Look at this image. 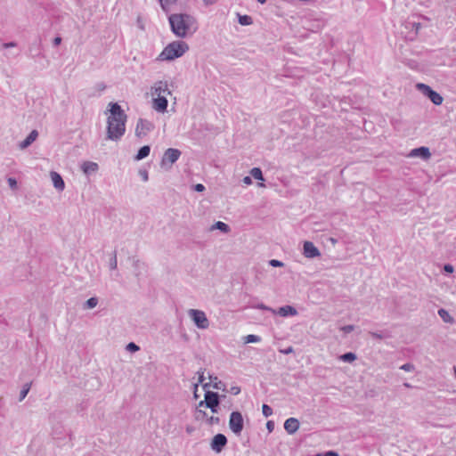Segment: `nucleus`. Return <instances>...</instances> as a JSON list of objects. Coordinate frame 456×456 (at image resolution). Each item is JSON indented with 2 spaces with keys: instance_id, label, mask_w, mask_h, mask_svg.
<instances>
[{
  "instance_id": "obj_1",
  "label": "nucleus",
  "mask_w": 456,
  "mask_h": 456,
  "mask_svg": "<svg viewBox=\"0 0 456 456\" xmlns=\"http://www.w3.org/2000/svg\"><path fill=\"white\" fill-rule=\"evenodd\" d=\"M110 112L107 120V139L118 141L125 134L126 115L117 102L110 103Z\"/></svg>"
},
{
  "instance_id": "obj_2",
  "label": "nucleus",
  "mask_w": 456,
  "mask_h": 456,
  "mask_svg": "<svg viewBox=\"0 0 456 456\" xmlns=\"http://www.w3.org/2000/svg\"><path fill=\"white\" fill-rule=\"evenodd\" d=\"M168 21L172 32L181 38L192 36L198 30L197 20L187 13H174L169 15Z\"/></svg>"
},
{
  "instance_id": "obj_3",
  "label": "nucleus",
  "mask_w": 456,
  "mask_h": 456,
  "mask_svg": "<svg viewBox=\"0 0 456 456\" xmlns=\"http://www.w3.org/2000/svg\"><path fill=\"white\" fill-rule=\"evenodd\" d=\"M189 50L188 45L183 41H174L168 44L159 56L161 61H173L181 57Z\"/></svg>"
},
{
  "instance_id": "obj_4",
  "label": "nucleus",
  "mask_w": 456,
  "mask_h": 456,
  "mask_svg": "<svg viewBox=\"0 0 456 456\" xmlns=\"http://www.w3.org/2000/svg\"><path fill=\"white\" fill-rule=\"evenodd\" d=\"M188 315L192 320L197 328L201 330H206L208 328L209 321L203 311L198 309H190L188 311Z\"/></svg>"
},
{
  "instance_id": "obj_5",
  "label": "nucleus",
  "mask_w": 456,
  "mask_h": 456,
  "mask_svg": "<svg viewBox=\"0 0 456 456\" xmlns=\"http://www.w3.org/2000/svg\"><path fill=\"white\" fill-rule=\"evenodd\" d=\"M417 89L425 96H427L435 105H441L443 103V97L434 91L429 86L423 83L416 85Z\"/></svg>"
},
{
  "instance_id": "obj_6",
  "label": "nucleus",
  "mask_w": 456,
  "mask_h": 456,
  "mask_svg": "<svg viewBox=\"0 0 456 456\" xmlns=\"http://www.w3.org/2000/svg\"><path fill=\"white\" fill-rule=\"evenodd\" d=\"M204 403L205 407L210 409L212 413H217L220 405V395L216 392L206 391Z\"/></svg>"
},
{
  "instance_id": "obj_7",
  "label": "nucleus",
  "mask_w": 456,
  "mask_h": 456,
  "mask_svg": "<svg viewBox=\"0 0 456 456\" xmlns=\"http://www.w3.org/2000/svg\"><path fill=\"white\" fill-rule=\"evenodd\" d=\"M244 427V419L240 411H232L230 415L229 428L237 436L240 435Z\"/></svg>"
},
{
  "instance_id": "obj_8",
  "label": "nucleus",
  "mask_w": 456,
  "mask_h": 456,
  "mask_svg": "<svg viewBox=\"0 0 456 456\" xmlns=\"http://www.w3.org/2000/svg\"><path fill=\"white\" fill-rule=\"evenodd\" d=\"M181 156V151L178 149L168 148L165 152L161 159V166L166 167L168 163L170 167L175 162L178 160Z\"/></svg>"
},
{
  "instance_id": "obj_9",
  "label": "nucleus",
  "mask_w": 456,
  "mask_h": 456,
  "mask_svg": "<svg viewBox=\"0 0 456 456\" xmlns=\"http://www.w3.org/2000/svg\"><path fill=\"white\" fill-rule=\"evenodd\" d=\"M151 94L153 97L165 96L164 94H171L167 81L159 80L155 82L151 87Z\"/></svg>"
},
{
  "instance_id": "obj_10",
  "label": "nucleus",
  "mask_w": 456,
  "mask_h": 456,
  "mask_svg": "<svg viewBox=\"0 0 456 456\" xmlns=\"http://www.w3.org/2000/svg\"><path fill=\"white\" fill-rule=\"evenodd\" d=\"M153 128L154 125L151 121L140 118L136 124L135 135L137 137H144Z\"/></svg>"
},
{
  "instance_id": "obj_11",
  "label": "nucleus",
  "mask_w": 456,
  "mask_h": 456,
  "mask_svg": "<svg viewBox=\"0 0 456 456\" xmlns=\"http://www.w3.org/2000/svg\"><path fill=\"white\" fill-rule=\"evenodd\" d=\"M226 444V436L223 434H217L212 438L210 447L216 453H220Z\"/></svg>"
},
{
  "instance_id": "obj_12",
  "label": "nucleus",
  "mask_w": 456,
  "mask_h": 456,
  "mask_svg": "<svg viewBox=\"0 0 456 456\" xmlns=\"http://www.w3.org/2000/svg\"><path fill=\"white\" fill-rule=\"evenodd\" d=\"M303 254L307 258H314L321 255L320 250L311 241H305Z\"/></svg>"
},
{
  "instance_id": "obj_13",
  "label": "nucleus",
  "mask_w": 456,
  "mask_h": 456,
  "mask_svg": "<svg viewBox=\"0 0 456 456\" xmlns=\"http://www.w3.org/2000/svg\"><path fill=\"white\" fill-rule=\"evenodd\" d=\"M168 101L166 96L154 97L152 101V108L160 113L167 111Z\"/></svg>"
},
{
  "instance_id": "obj_14",
  "label": "nucleus",
  "mask_w": 456,
  "mask_h": 456,
  "mask_svg": "<svg viewBox=\"0 0 456 456\" xmlns=\"http://www.w3.org/2000/svg\"><path fill=\"white\" fill-rule=\"evenodd\" d=\"M284 428L289 435L295 434L299 428L298 419L293 417L289 418L284 422Z\"/></svg>"
},
{
  "instance_id": "obj_15",
  "label": "nucleus",
  "mask_w": 456,
  "mask_h": 456,
  "mask_svg": "<svg viewBox=\"0 0 456 456\" xmlns=\"http://www.w3.org/2000/svg\"><path fill=\"white\" fill-rule=\"evenodd\" d=\"M50 176L54 188L61 191H63L65 188V183L61 175L55 171H52L50 173Z\"/></svg>"
},
{
  "instance_id": "obj_16",
  "label": "nucleus",
  "mask_w": 456,
  "mask_h": 456,
  "mask_svg": "<svg viewBox=\"0 0 456 456\" xmlns=\"http://www.w3.org/2000/svg\"><path fill=\"white\" fill-rule=\"evenodd\" d=\"M37 136H38V132L35 129L32 130L29 133V134L26 137V139L19 143V148L20 150H25L26 148L30 146L37 140Z\"/></svg>"
},
{
  "instance_id": "obj_17",
  "label": "nucleus",
  "mask_w": 456,
  "mask_h": 456,
  "mask_svg": "<svg viewBox=\"0 0 456 456\" xmlns=\"http://www.w3.org/2000/svg\"><path fill=\"white\" fill-rule=\"evenodd\" d=\"M411 156L412 157H420L424 159H428L430 158L431 154L429 149L427 147H419L413 149L411 152Z\"/></svg>"
},
{
  "instance_id": "obj_18",
  "label": "nucleus",
  "mask_w": 456,
  "mask_h": 456,
  "mask_svg": "<svg viewBox=\"0 0 456 456\" xmlns=\"http://www.w3.org/2000/svg\"><path fill=\"white\" fill-rule=\"evenodd\" d=\"M275 314H278L281 316L286 317V316H295L297 314V311L295 307L291 305H284L281 306L276 311Z\"/></svg>"
},
{
  "instance_id": "obj_19",
  "label": "nucleus",
  "mask_w": 456,
  "mask_h": 456,
  "mask_svg": "<svg viewBox=\"0 0 456 456\" xmlns=\"http://www.w3.org/2000/svg\"><path fill=\"white\" fill-rule=\"evenodd\" d=\"M81 168L86 175H90L92 173L96 172L99 168V166L96 162L85 161L82 164Z\"/></svg>"
},
{
  "instance_id": "obj_20",
  "label": "nucleus",
  "mask_w": 456,
  "mask_h": 456,
  "mask_svg": "<svg viewBox=\"0 0 456 456\" xmlns=\"http://www.w3.org/2000/svg\"><path fill=\"white\" fill-rule=\"evenodd\" d=\"M214 230H219L224 233H228L231 229L227 224L221 221H217L210 227V231Z\"/></svg>"
},
{
  "instance_id": "obj_21",
  "label": "nucleus",
  "mask_w": 456,
  "mask_h": 456,
  "mask_svg": "<svg viewBox=\"0 0 456 456\" xmlns=\"http://www.w3.org/2000/svg\"><path fill=\"white\" fill-rule=\"evenodd\" d=\"M151 151V148L149 145H144L141 147L137 152V154L134 157L135 160H142L149 156Z\"/></svg>"
},
{
  "instance_id": "obj_22",
  "label": "nucleus",
  "mask_w": 456,
  "mask_h": 456,
  "mask_svg": "<svg viewBox=\"0 0 456 456\" xmlns=\"http://www.w3.org/2000/svg\"><path fill=\"white\" fill-rule=\"evenodd\" d=\"M438 315L440 318L446 323H453L454 319L453 317L449 314V312L444 308H441L438 310Z\"/></svg>"
},
{
  "instance_id": "obj_23",
  "label": "nucleus",
  "mask_w": 456,
  "mask_h": 456,
  "mask_svg": "<svg viewBox=\"0 0 456 456\" xmlns=\"http://www.w3.org/2000/svg\"><path fill=\"white\" fill-rule=\"evenodd\" d=\"M194 418L197 421H205L207 422L208 419V414L206 411L202 409H196L194 412Z\"/></svg>"
},
{
  "instance_id": "obj_24",
  "label": "nucleus",
  "mask_w": 456,
  "mask_h": 456,
  "mask_svg": "<svg viewBox=\"0 0 456 456\" xmlns=\"http://www.w3.org/2000/svg\"><path fill=\"white\" fill-rule=\"evenodd\" d=\"M210 380L213 382V387L217 390L226 391V385L218 379L217 377L209 376Z\"/></svg>"
},
{
  "instance_id": "obj_25",
  "label": "nucleus",
  "mask_w": 456,
  "mask_h": 456,
  "mask_svg": "<svg viewBox=\"0 0 456 456\" xmlns=\"http://www.w3.org/2000/svg\"><path fill=\"white\" fill-rule=\"evenodd\" d=\"M159 2L162 10L165 12H169L171 10V6L176 4L177 0H159Z\"/></svg>"
},
{
  "instance_id": "obj_26",
  "label": "nucleus",
  "mask_w": 456,
  "mask_h": 456,
  "mask_svg": "<svg viewBox=\"0 0 456 456\" xmlns=\"http://www.w3.org/2000/svg\"><path fill=\"white\" fill-rule=\"evenodd\" d=\"M98 304V298L97 297H90L87 299L84 304V309H93Z\"/></svg>"
},
{
  "instance_id": "obj_27",
  "label": "nucleus",
  "mask_w": 456,
  "mask_h": 456,
  "mask_svg": "<svg viewBox=\"0 0 456 456\" xmlns=\"http://www.w3.org/2000/svg\"><path fill=\"white\" fill-rule=\"evenodd\" d=\"M239 23L242 26H248L253 23V20L249 15H239Z\"/></svg>"
},
{
  "instance_id": "obj_28",
  "label": "nucleus",
  "mask_w": 456,
  "mask_h": 456,
  "mask_svg": "<svg viewBox=\"0 0 456 456\" xmlns=\"http://www.w3.org/2000/svg\"><path fill=\"white\" fill-rule=\"evenodd\" d=\"M250 175L256 180H264L262 170L259 167H253L250 170Z\"/></svg>"
},
{
  "instance_id": "obj_29",
  "label": "nucleus",
  "mask_w": 456,
  "mask_h": 456,
  "mask_svg": "<svg viewBox=\"0 0 456 456\" xmlns=\"http://www.w3.org/2000/svg\"><path fill=\"white\" fill-rule=\"evenodd\" d=\"M340 360L345 362H352L353 361H354L356 359V355L354 353H346L342 355H340Z\"/></svg>"
},
{
  "instance_id": "obj_30",
  "label": "nucleus",
  "mask_w": 456,
  "mask_h": 456,
  "mask_svg": "<svg viewBox=\"0 0 456 456\" xmlns=\"http://www.w3.org/2000/svg\"><path fill=\"white\" fill-rule=\"evenodd\" d=\"M30 387H31L30 383H26L22 387V389L20 390V398H19L20 402H21L25 399V397L27 396V395L28 394V392L30 390Z\"/></svg>"
},
{
  "instance_id": "obj_31",
  "label": "nucleus",
  "mask_w": 456,
  "mask_h": 456,
  "mask_svg": "<svg viewBox=\"0 0 456 456\" xmlns=\"http://www.w3.org/2000/svg\"><path fill=\"white\" fill-rule=\"evenodd\" d=\"M244 343L246 344H248V343H258L261 341V338L257 335H253V334H250V335H248L246 337H244Z\"/></svg>"
},
{
  "instance_id": "obj_32",
  "label": "nucleus",
  "mask_w": 456,
  "mask_h": 456,
  "mask_svg": "<svg viewBox=\"0 0 456 456\" xmlns=\"http://www.w3.org/2000/svg\"><path fill=\"white\" fill-rule=\"evenodd\" d=\"M198 376H199V379H198V383H195L194 384V395L195 397H197V389H198V386H199V383L202 384L204 379H205V377H204V370L200 369L198 372H197Z\"/></svg>"
},
{
  "instance_id": "obj_33",
  "label": "nucleus",
  "mask_w": 456,
  "mask_h": 456,
  "mask_svg": "<svg viewBox=\"0 0 456 456\" xmlns=\"http://www.w3.org/2000/svg\"><path fill=\"white\" fill-rule=\"evenodd\" d=\"M110 268L111 270H116L118 267V260H117V253L116 251L113 252L112 256L110 259L109 262Z\"/></svg>"
},
{
  "instance_id": "obj_34",
  "label": "nucleus",
  "mask_w": 456,
  "mask_h": 456,
  "mask_svg": "<svg viewBox=\"0 0 456 456\" xmlns=\"http://www.w3.org/2000/svg\"><path fill=\"white\" fill-rule=\"evenodd\" d=\"M262 412L263 415L267 418L273 414V409L267 404H263Z\"/></svg>"
},
{
  "instance_id": "obj_35",
  "label": "nucleus",
  "mask_w": 456,
  "mask_h": 456,
  "mask_svg": "<svg viewBox=\"0 0 456 456\" xmlns=\"http://www.w3.org/2000/svg\"><path fill=\"white\" fill-rule=\"evenodd\" d=\"M206 423L209 426L217 425L220 423V419H219V417H216L213 415L208 416V419Z\"/></svg>"
},
{
  "instance_id": "obj_36",
  "label": "nucleus",
  "mask_w": 456,
  "mask_h": 456,
  "mask_svg": "<svg viewBox=\"0 0 456 456\" xmlns=\"http://www.w3.org/2000/svg\"><path fill=\"white\" fill-rule=\"evenodd\" d=\"M7 183H8V184H9V186H10V188H11L12 190H17V188H18V184H17V181H16V179H15V178H13V177H9V178L7 179Z\"/></svg>"
},
{
  "instance_id": "obj_37",
  "label": "nucleus",
  "mask_w": 456,
  "mask_h": 456,
  "mask_svg": "<svg viewBox=\"0 0 456 456\" xmlns=\"http://www.w3.org/2000/svg\"><path fill=\"white\" fill-rule=\"evenodd\" d=\"M269 265L273 267H281L284 265V263L277 259H272L269 261Z\"/></svg>"
},
{
  "instance_id": "obj_38",
  "label": "nucleus",
  "mask_w": 456,
  "mask_h": 456,
  "mask_svg": "<svg viewBox=\"0 0 456 456\" xmlns=\"http://www.w3.org/2000/svg\"><path fill=\"white\" fill-rule=\"evenodd\" d=\"M126 349L130 352H137L140 347L134 344V342H130L127 346H126Z\"/></svg>"
},
{
  "instance_id": "obj_39",
  "label": "nucleus",
  "mask_w": 456,
  "mask_h": 456,
  "mask_svg": "<svg viewBox=\"0 0 456 456\" xmlns=\"http://www.w3.org/2000/svg\"><path fill=\"white\" fill-rule=\"evenodd\" d=\"M256 308H257V309H261V310H265V311H270V312H272L273 314H275V313H276V311H275L274 309H273V308H271V307H269V306H267V305H264V304H259V305H257L256 306Z\"/></svg>"
},
{
  "instance_id": "obj_40",
  "label": "nucleus",
  "mask_w": 456,
  "mask_h": 456,
  "mask_svg": "<svg viewBox=\"0 0 456 456\" xmlns=\"http://www.w3.org/2000/svg\"><path fill=\"white\" fill-rule=\"evenodd\" d=\"M400 369L405 371H411L414 370V366L411 363H404L400 367Z\"/></svg>"
},
{
  "instance_id": "obj_41",
  "label": "nucleus",
  "mask_w": 456,
  "mask_h": 456,
  "mask_svg": "<svg viewBox=\"0 0 456 456\" xmlns=\"http://www.w3.org/2000/svg\"><path fill=\"white\" fill-rule=\"evenodd\" d=\"M354 330V325H346L341 328V330H343L345 333H350Z\"/></svg>"
},
{
  "instance_id": "obj_42",
  "label": "nucleus",
  "mask_w": 456,
  "mask_h": 456,
  "mask_svg": "<svg viewBox=\"0 0 456 456\" xmlns=\"http://www.w3.org/2000/svg\"><path fill=\"white\" fill-rule=\"evenodd\" d=\"M139 174L144 182H147L149 180V175L146 170H140Z\"/></svg>"
},
{
  "instance_id": "obj_43",
  "label": "nucleus",
  "mask_w": 456,
  "mask_h": 456,
  "mask_svg": "<svg viewBox=\"0 0 456 456\" xmlns=\"http://www.w3.org/2000/svg\"><path fill=\"white\" fill-rule=\"evenodd\" d=\"M453 270H454L453 266L450 264H446L444 265V271L448 273H452Z\"/></svg>"
},
{
  "instance_id": "obj_44",
  "label": "nucleus",
  "mask_w": 456,
  "mask_h": 456,
  "mask_svg": "<svg viewBox=\"0 0 456 456\" xmlns=\"http://www.w3.org/2000/svg\"><path fill=\"white\" fill-rule=\"evenodd\" d=\"M230 393L232 395H237L240 393V387H232L231 389H230Z\"/></svg>"
},
{
  "instance_id": "obj_45",
  "label": "nucleus",
  "mask_w": 456,
  "mask_h": 456,
  "mask_svg": "<svg viewBox=\"0 0 456 456\" xmlns=\"http://www.w3.org/2000/svg\"><path fill=\"white\" fill-rule=\"evenodd\" d=\"M280 352L283 354H292L294 352V349L292 346H289L285 349H281L280 350Z\"/></svg>"
},
{
  "instance_id": "obj_46",
  "label": "nucleus",
  "mask_w": 456,
  "mask_h": 456,
  "mask_svg": "<svg viewBox=\"0 0 456 456\" xmlns=\"http://www.w3.org/2000/svg\"><path fill=\"white\" fill-rule=\"evenodd\" d=\"M194 190L199 192H202L205 191V186L201 183H197L194 185Z\"/></svg>"
},
{
  "instance_id": "obj_47",
  "label": "nucleus",
  "mask_w": 456,
  "mask_h": 456,
  "mask_svg": "<svg viewBox=\"0 0 456 456\" xmlns=\"http://www.w3.org/2000/svg\"><path fill=\"white\" fill-rule=\"evenodd\" d=\"M370 336L373 338H377V339H382L383 338V336L382 334L380 333H378V332H370Z\"/></svg>"
},
{
  "instance_id": "obj_48",
  "label": "nucleus",
  "mask_w": 456,
  "mask_h": 456,
  "mask_svg": "<svg viewBox=\"0 0 456 456\" xmlns=\"http://www.w3.org/2000/svg\"><path fill=\"white\" fill-rule=\"evenodd\" d=\"M242 182L243 183H245L246 185H249L252 183V179L250 176H245L243 179H242Z\"/></svg>"
},
{
  "instance_id": "obj_49",
  "label": "nucleus",
  "mask_w": 456,
  "mask_h": 456,
  "mask_svg": "<svg viewBox=\"0 0 456 456\" xmlns=\"http://www.w3.org/2000/svg\"><path fill=\"white\" fill-rule=\"evenodd\" d=\"M323 456H338V453L334 451H328L323 452Z\"/></svg>"
},
{
  "instance_id": "obj_50",
  "label": "nucleus",
  "mask_w": 456,
  "mask_h": 456,
  "mask_svg": "<svg viewBox=\"0 0 456 456\" xmlns=\"http://www.w3.org/2000/svg\"><path fill=\"white\" fill-rule=\"evenodd\" d=\"M15 46H16V43H14V42H9V43L3 44L4 48L15 47Z\"/></svg>"
},
{
  "instance_id": "obj_51",
  "label": "nucleus",
  "mask_w": 456,
  "mask_h": 456,
  "mask_svg": "<svg viewBox=\"0 0 456 456\" xmlns=\"http://www.w3.org/2000/svg\"><path fill=\"white\" fill-rule=\"evenodd\" d=\"M266 428H267L269 432H272L273 430V428H274L273 422V421H268L266 423Z\"/></svg>"
},
{
  "instance_id": "obj_52",
  "label": "nucleus",
  "mask_w": 456,
  "mask_h": 456,
  "mask_svg": "<svg viewBox=\"0 0 456 456\" xmlns=\"http://www.w3.org/2000/svg\"><path fill=\"white\" fill-rule=\"evenodd\" d=\"M53 43L54 46H58L61 43V37H56L53 39Z\"/></svg>"
},
{
  "instance_id": "obj_53",
  "label": "nucleus",
  "mask_w": 456,
  "mask_h": 456,
  "mask_svg": "<svg viewBox=\"0 0 456 456\" xmlns=\"http://www.w3.org/2000/svg\"><path fill=\"white\" fill-rule=\"evenodd\" d=\"M203 1L206 5L213 4L216 2V0H203Z\"/></svg>"
},
{
  "instance_id": "obj_54",
  "label": "nucleus",
  "mask_w": 456,
  "mask_h": 456,
  "mask_svg": "<svg viewBox=\"0 0 456 456\" xmlns=\"http://www.w3.org/2000/svg\"><path fill=\"white\" fill-rule=\"evenodd\" d=\"M202 407H205L204 400H202L199 403L196 409H201Z\"/></svg>"
},
{
  "instance_id": "obj_55",
  "label": "nucleus",
  "mask_w": 456,
  "mask_h": 456,
  "mask_svg": "<svg viewBox=\"0 0 456 456\" xmlns=\"http://www.w3.org/2000/svg\"><path fill=\"white\" fill-rule=\"evenodd\" d=\"M330 241H331L332 244H336L337 243V240L333 239V238H330Z\"/></svg>"
},
{
  "instance_id": "obj_56",
  "label": "nucleus",
  "mask_w": 456,
  "mask_h": 456,
  "mask_svg": "<svg viewBox=\"0 0 456 456\" xmlns=\"http://www.w3.org/2000/svg\"><path fill=\"white\" fill-rule=\"evenodd\" d=\"M413 25L416 27V31H418L419 27H420L419 24V23L418 24L414 23Z\"/></svg>"
},
{
  "instance_id": "obj_57",
  "label": "nucleus",
  "mask_w": 456,
  "mask_h": 456,
  "mask_svg": "<svg viewBox=\"0 0 456 456\" xmlns=\"http://www.w3.org/2000/svg\"><path fill=\"white\" fill-rule=\"evenodd\" d=\"M259 4H265L267 0H256Z\"/></svg>"
},
{
  "instance_id": "obj_58",
  "label": "nucleus",
  "mask_w": 456,
  "mask_h": 456,
  "mask_svg": "<svg viewBox=\"0 0 456 456\" xmlns=\"http://www.w3.org/2000/svg\"><path fill=\"white\" fill-rule=\"evenodd\" d=\"M403 385H404V387H411V385H410L409 383H404Z\"/></svg>"
},
{
  "instance_id": "obj_59",
  "label": "nucleus",
  "mask_w": 456,
  "mask_h": 456,
  "mask_svg": "<svg viewBox=\"0 0 456 456\" xmlns=\"http://www.w3.org/2000/svg\"><path fill=\"white\" fill-rule=\"evenodd\" d=\"M208 386H209V384H208V383L203 384V388H206V387H208Z\"/></svg>"
},
{
  "instance_id": "obj_60",
  "label": "nucleus",
  "mask_w": 456,
  "mask_h": 456,
  "mask_svg": "<svg viewBox=\"0 0 456 456\" xmlns=\"http://www.w3.org/2000/svg\"><path fill=\"white\" fill-rule=\"evenodd\" d=\"M315 456H323V453H317Z\"/></svg>"
}]
</instances>
